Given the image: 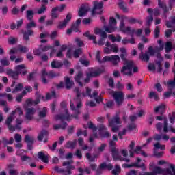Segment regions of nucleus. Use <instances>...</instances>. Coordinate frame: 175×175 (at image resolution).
<instances>
[{
  "mask_svg": "<svg viewBox=\"0 0 175 175\" xmlns=\"http://www.w3.org/2000/svg\"><path fill=\"white\" fill-rule=\"evenodd\" d=\"M51 68L57 69L58 68H61L62 66V62L57 60H53L51 64Z\"/></svg>",
  "mask_w": 175,
  "mask_h": 175,
  "instance_id": "nucleus-30",
  "label": "nucleus"
},
{
  "mask_svg": "<svg viewBox=\"0 0 175 175\" xmlns=\"http://www.w3.org/2000/svg\"><path fill=\"white\" fill-rule=\"evenodd\" d=\"M116 25H117V20H116L114 17H110L109 25H104L103 28L107 33H113V32L116 31V29H117V27H116Z\"/></svg>",
  "mask_w": 175,
  "mask_h": 175,
  "instance_id": "nucleus-7",
  "label": "nucleus"
},
{
  "mask_svg": "<svg viewBox=\"0 0 175 175\" xmlns=\"http://www.w3.org/2000/svg\"><path fill=\"white\" fill-rule=\"evenodd\" d=\"M87 95L88 96H90V98H94L97 103H100V102H102V98L98 96V92L96 90H94L93 94H91V89L86 88V93L82 92V96L85 97Z\"/></svg>",
  "mask_w": 175,
  "mask_h": 175,
  "instance_id": "nucleus-8",
  "label": "nucleus"
},
{
  "mask_svg": "<svg viewBox=\"0 0 175 175\" xmlns=\"http://www.w3.org/2000/svg\"><path fill=\"white\" fill-rule=\"evenodd\" d=\"M47 116V108L43 107L42 110L38 112L39 118H45Z\"/></svg>",
  "mask_w": 175,
  "mask_h": 175,
  "instance_id": "nucleus-29",
  "label": "nucleus"
},
{
  "mask_svg": "<svg viewBox=\"0 0 175 175\" xmlns=\"http://www.w3.org/2000/svg\"><path fill=\"white\" fill-rule=\"evenodd\" d=\"M83 36L88 38L89 40H93V43H94V44H96V43H98L96 42V36H95V35H91V33H90V31L85 32L83 33Z\"/></svg>",
  "mask_w": 175,
  "mask_h": 175,
  "instance_id": "nucleus-20",
  "label": "nucleus"
},
{
  "mask_svg": "<svg viewBox=\"0 0 175 175\" xmlns=\"http://www.w3.org/2000/svg\"><path fill=\"white\" fill-rule=\"evenodd\" d=\"M50 49H52V51L50 53V55H51L52 54H54V49H53V47L50 46H43L42 48H41L42 51L43 52H46V51H49V50H50Z\"/></svg>",
  "mask_w": 175,
  "mask_h": 175,
  "instance_id": "nucleus-47",
  "label": "nucleus"
},
{
  "mask_svg": "<svg viewBox=\"0 0 175 175\" xmlns=\"http://www.w3.org/2000/svg\"><path fill=\"white\" fill-rule=\"evenodd\" d=\"M48 77H51V79H53V77H58L61 76L60 72H55L54 71H50L49 72H47Z\"/></svg>",
  "mask_w": 175,
  "mask_h": 175,
  "instance_id": "nucleus-41",
  "label": "nucleus"
},
{
  "mask_svg": "<svg viewBox=\"0 0 175 175\" xmlns=\"http://www.w3.org/2000/svg\"><path fill=\"white\" fill-rule=\"evenodd\" d=\"M83 36L88 38L89 40H93V43H94V44H96V43H98L96 42V36H95V35H91V33H90V31L85 32L83 33Z\"/></svg>",
  "mask_w": 175,
  "mask_h": 175,
  "instance_id": "nucleus-19",
  "label": "nucleus"
},
{
  "mask_svg": "<svg viewBox=\"0 0 175 175\" xmlns=\"http://www.w3.org/2000/svg\"><path fill=\"white\" fill-rule=\"evenodd\" d=\"M104 61L111 62L113 65H118L120 63V59L118 55H111L104 57Z\"/></svg>",
  "mask_w": 175,
  "mask_h": 175,
  "instance_id": "nucleus-11",
  "label": "nucleus"
},
{
  "mask_svg": "<svg viewBox=\"0 0 175 175\" xmlns=\"http://www.w3.org/2000/svg\"><path fill=\"white\" fill-rule=\"evenodd\" d=\"M152 21H154V17H152V15H150L146 18L147 25H151V23H152Z\"/></svg>",
  "mask_w": 175,
  "mask_h": 175,
  "instance_id": "nucleus-59",
  "label": "nucleus"
},
{
  "mask_svg": "<svg viewBox=\"0 0 175 175\" xmlns=\"http://www.w3.org/2000/svg\"><path fill=\"white\" fill-rule=\"evenodd\" d=\"M109 126H114L116 124L120 125L121 124V119L118 115L115 116L113 118L108 120Z\"/></svg>",
  "mask_w": 175,
  "mask_h": 175,
  "instance_id": "nucleus-14",
  "label": "nucleus"
},
{
  "mask_svg": "<svg viewBox=\"0 0 175 175\" xmlns=\"http://www.w3.org/2000/svg\"><path fill=\"white\" fill-rule=\"evenodd\" d=\"M169 124L167 123V119L164 120V126H163V132L167 133V132H169L168 129Z\"/></svg>",
  "mask_w": 175,
  "mask_h": 175,
  "instance_id": "nucleus-57",
  "label": "nucleus"
},
{
  "mask_svg": "<svg viewBox=\"0 0 175 175\" xmlns=\"http://www.w3.org/2000/svg\"><path fill=\"white\" fill-rule=\"evenodd\" d=\"M165 145H161L159 142L154 144V150H165Z\"/></svg>",
  "mask_w": 175,
  "mask_h": 175,
  "instance_id": "nucleus-51",
  "label": "nucleus"
},
{
  "mask_svg": "<svg viewBox=\"0 0 175 175\" xmlns=\"http://www.w3.org/2000/svg\"><path fill=\"white\" fill-rule=\"evenodd\" d=\"M16 120V116H14V112H12L8 117L5 120L6 125H10L13 121Z\"/></svg>",
  "mask_w": 175,
  "mask_h": 175,
  "instance_id": "nucleus-18",
  "label": "nucleus"
},
{
  "mask_svg": "<svg viewBox=\"0 0 175 175\" xmlns=\"http://www.w3.org/2000/svg\"><path fill=\"white\" fill-rule=\"evenodd\" d=\"M66 8V5L65 4H62L61 6H57L53 8L55 10H56L57 12H63L64 9Z\"/></svg>",
  "mask_w": 175,
  "mask_h": 175,
  "instance_id": "nucleus-60",
  "label": "nucleus"
},
{
  "mask_svg": "<svg viewBox=\"0 0 175 175\" xmlns=\"http://www.w3.org/2000/svg\"><path fill=\"white\" fill-rule=\"evenodd\" d=\"M103 72H105V67L98 68L94 71L86 73V78L84 79V83L85 84L90 83L91 77H96V76H99V75Z\"/></svg>",
  "mask_w": 175,
  "mask_h": 175,
  "instance_id": "nucleus-6",
  "label": "nucleus"
},
{
  "mask_svg": "<svg viewBox=\"0 0 175 175\" xmlns=\"http://www.w3.org/2000/svg\"><path fill=\"white\" fill-rule=\"evenodd\" d=\"M148 53L151 56L154 57L155 55V50H154V48L152 46H149L148 49Z\"/></svg>",
  "mask_w": 175,
  "mask_h": 175,
  "instance_id": "nucleus-56",
  "label": "nucleus"
},
{
  "mask_svg": "<svg viewBox=\"0 0 175 175\" xmlns=\"http://www.w3.org/2000/svg\"><path fill=\"white\" fill-rule=\"evenodd\" d=\"M88 126L89 129H92L93 132H96V131H98V127H96V126L94 125L92 122H89L88 123Z\"/></svg>",
  "mask_w": 175,
  "mask_h": 175,
  "instance_id": "nucleus-49",
  "label": "nucleus"
},
{
  "mask_svg": "<svg viewBox=\"0 0 175 175\" xmlns=\"http://www.w3.org/2000/svg\"><path fill=\"white\" fill-rule=\"evenodd\" d=\"M14 139L15 142H16V143H21V142L22 140L21 135H20L18 133L15 134Z\"/></svg>",
  "mask_w": 175,
  "mask_h": 175,
  "instance_id": "nucleus-55",
  "label": "nucleus"
},
{
  "mask_svg": "<svg viewBox=\"0 0 175 175\" xmlns=\"http://www.w3.org/2000/svg\"><path fill=\"white\" fill-rule=\"evenodd\" d=\"M9 174L10 175H18L19 172L18 170L16 169H10L9 170Z\"/></svg>",
  "mask_w": 175,
  "mask_h": 175,
  "instance_id": "nucleus-63",
  "label": "nucleus"
},
{
  "mask_svg": "<svg viewBox=\"0 0 175 175\" xmlns=\"http://www.w3.org/2000/svg\"><path fill=\"white\" fill-rule=\"evenodd\" d=\"M111 95L113 96L118 107L122 106L124 100H125V94L122 91L111 92Z\"/></svg>",
  "mask_w": 175,
  "mask_h": 175,
  "instance_id": "nucleus-4",
  "label": "nucleus"
},
{
  "mask_svg": "<svg viewBox=\"0 0 175 175\" xmlns=\"http://www.w3.org/2000/svg\"><path fill=\"white\" fill-rule=\"evenodd\" d=\"M47 9V7H46V5H42V7L40 8V9L38 10V14H42L43 13H44V12H46Z\"/></svg>",
  "mask_w": 175,
  "mask_h": 175,
  "instance_id": "nucleus-61",
  "label": "nucleus"
},
{
  "mask_svg": "<svg viewBox=\"0 0 175 175\" xmlns=\"http://www.w3.org/2000/svg\"><path fill=\"white\" fill-rule=\"evenodd\" d=\"M158 5H159V8H161V9H163L164 13H167V12H169V9L166 6L165 3L162 2V1H161V0H158Z\"/></svg>",
  "mask_w": 175,
  "mask_h": 175,
  "instance_id": "nucleus-28",
  "label": "nucleus"
},
{
  "mask_svg": "<svg viewBox=\"0 0 175 175\" xmlns=\"http://www.w3.org/2000/svg\"><path fill=\"white\" fill-rule=\"evenodd\" d=\"M148 98H150V99H152V98H154V100H158V99H159V98L158 97V94L155 92H150L148 95Z\"/></svg>",
  "mask_w": 175,
  "mask_h": 175,
  "instance_id": "nucleus-46",
  "label": "nucleus"
},
{
  "mask_svg": "<svg viewBox=\"0 0 175 175\" xmlns=\"http://www.w3.org/2000/svg\"><path fill=\"white\" fill-rule=\"evenodd\" d=\"M88 10H90V7H88V5H81L78 12V16L79 17H83V16H85V14H87V13L88 12Z\"/></svg>",
  "mask_w": 175,
  "mask_h": 175,
  "instance_id": "nucleus-13",
  "label": "nucleus"
},
{
  "mask_svg": "<svg viewBox=\"0 0 175 175\" xmlns=\"http://www.w3.org/2000/svg\"><path fill=\"white\" fill-rule=\"evenodd\" d=\"M64 81L66 90H70L73 87V84H75L73 81L70 80V78L68 77H64Z\"/></svg>",
  "mask_w": 175,
  "mask_h": 175,
  "instance_id": "nucleus-16",
  "label": "nucleus"
},
{
  "mask_svg": "<svg viewBox=\"0 0 175 175\" xmlns=\"http://www.w3.org/2000/svg\"><path fill=\"white\" fill-rule=\"evenodd\" d=\"M70 20H72V14H68L64 21L59 23L58 27L61 29H62V28H65V27H66V25L70 21Z\"/></svg>",
  "mask_w": 175,
  "mask_h": 175,
  "instance_id": "nucleus-15",
  "label": "nucleus"
},
{
  "mask_svg": "<svg viewBox=\"0 0 175 175\" xmlns=\"http://www.w3.org/2000/svg\"><path fill=\"white\" fill-rule=\"evenodd\" d=\"M18 49L21 53H28L29 49L27 46H23V45L18 46Z\"/></svg>",
  "mask_w": 175,
  "mask_h": 175,
  "instance_id": "nucleus-50",
  "label": "nucleus"
},
{
  "mask_svg": "<svg viewBox=\"0 0 175 175\" xmlns=\"http://www.w3.org/2000/svg\"><path fill=\"white\" fill-rule=\"evenodd\" d=\"M167 167L170 168H164L162 169L158 166L154 167L152 173H154V175L157 174H170V175H175V168L174 165L173 164H168L167 165Z\"/></svg>",
  "mask_w": 175,
  "mask_h": 175,
  "instance_id": "nucleus-2",
  "label": "nucleus"
},
{
  "mask_svg": "<svg viewBox=\"0 0 175 175\" xmlns=\"http://www.w3.org/2000/svg\"><path fill=\"white\" fill-rule=\"evenodd\" d=\"M111 52L113 51V53H118V46H117V44H113L111 46Z\"/></svg>",
  "mask_w": 175,
  "mask_h": 175,
  "instance_id": "nucleus-62",
  "label": "nucleus"
},
{
  "mask_svg": "<svg viewBox=\"0 0 175 175\" xmlns=\"http://www.w3.org/2000/svg\"><path fill=\"white\" fill-rule=\"evenodd\" d=\"M24 141L25 143H27V144H33V143H35V138L29 135H26Z\"/></svg>",
  "mask_w": 175,
  "mask_h": 175,
  "instance_id": "nucleus-26",
  "label": "nucleus"
},
{
  "mask_svg": "<svg viewBox=\"0 0 175 175\" xmlns=\"http://www.w3.org/2000/svg\"><path fill=\"white\" fill-rule=\"evenodd\" d=\"M36 77V74L35 72H31L29 74V75L27 77V80L29 81H33Z\"/></svg>",
  "mask_w": 175,
  "mask_h": 175,
  "instance_id": "nucleus-54",
  "label": "nucleus"
},
{
  "mask_svg": "<svg viewBox=\"0 0 175 175\" xmlns=\"http://www.w3.org/2000/svg\"><path fill=\"white\" fill-rule=\"evenodd\" d=\"M76 147V142L68 141L66 144V148H75Z\"/></svg>",
  "mask_w": 175,
  "mask_h": 175,
  "instance_id": "nucleus-44",
  "label": "nucleus"
},
{
  "mask_svg": "<svg viewBox=\"0 0 175 175\" xmlns=\"http://www.w3.org/2000/svg\"><path fill=\"white\" fill-rule=\"evenodd\" d=\"M14 70L16 71V73H18V75H23V76H25V75H27V68H25V65L24 64H20L15 66Z\"/></svg>",
  "mask_w": 175,
  "mask_h": 175,
  "instance_id": "nucleus-12",
  "label": "nucleus"
},
{
  "mask_svg": "<svg viewBox=\"0 0 175 175\" xmlns=\"http://www.w3.org/2000/svg\"><path fill=\"white\" fill-rule=\"evenodd\" d=\"M38 158L41 159L44 163H49V155L44 154L42 152H38Z\"/></svg>",
  "mask_w": 175,
  "mask_h": 175,
  "instance_id": "nucleus-21",
  "label": "nucleus"
},
{
  "mask_svg": "<svg viewBox=\"0 0 175 175\" xmlns=\"http://www.w3.org/2000/svg\"><path fill=\"white\" fill-rule=\"evenodd\" d=\"M124 66L122 68L120 72L125 76H132V69L135 66V62L133 61H126V63H123Z\"/></svg>",
  "mask_w": 175,
  "mask_h": 175,
  "instance_id": "nucleus-5",
  "label": "nucleus"
},
{
  "mask_svg": "<svg viewBox=\"0 0 175 175\" xmlns=\"http://www.w3.org/2000/svg\"><path fill=\"white\" fill-rule=\"evenodd\" d=\"M49 136V132L46 130H42L38 135L37 139L39 142H42L44 137Z\"/></svg>",
  "mask_w": 175,
  "mask_h": 175,
  "instance_id": "nucleus-24",
  "label": "nucleus"
},
{
  "mask_svg": "<svg viewBox=\"0 0 175 175\" xmlns=\"http://www.w3.org/2000/svg\"><path fill=\"white\" fill-rule=\"evenodd\" d=\"M143 166H144V164H138L137 163H133L132 164H124L123 167H126V168H129V167H143Z\"/></svg>",
  "mask_w": 175,
  "mask_h": 175,
  "instance_id": "nucleus-27",
  "label": "nucleus"
},
{
  "mask_svg": "<svg viewBox=\"0 0 175 175\" xmlns=\"http://www.w3.org/2000/svg\"><path fill=\"white\" fill-rule=\"evenodd\" d=\"M81 79H83V72L81 71H79L78 74L76 75V77H75V81L78 83L79 85H80V87H83V83H81V81H80V80H81Z\"/></svg>",
  "mask_w": 175,
  "mask_h": 175,
  "instance_id": "nucleus-22",
  "label": "nucleus"
},
{
  "mask_svg": "<svg viewBox=\"0 0 175 175\" xmlns=\"http://www.w3.org/2000/svg\"><path fill=\"white\" fill-rule=\"evenodd\" d=\"M169 118L171 124H174V120H175V112H172V114H169Z\"/></svg>",
  "mask_w": 175,
  "mask_h": 175,
  "instance_id": "nucleus-64",
  "label": "nucleus"
},
{
  "mask_svg": "<svg viewBox=\"0 0 175 175\" xmlns=\"http://www.w3.org/2000/svg\"><path fill=\"white\" fill-rule=\"evenodd\" d=\"M36 27V23L34 21H30L29 23L26 25V29L27 31H32V28H35Z\"/></svg>",
  "mask_w": 175,
  "mask_h": 175,
  "instance_id": "nucleus-33",
  "label": "nucleus"
},
{
  "mask_svg": "<svg viewBox=\"0 0 175 175\" xmlns=\"http://www.w3.org/2000/svg\"><path fill=\"white\" fill-rule=\"evenodd\" d=\"M26 17L29 21H33L32 18H33V11L27 10L26 13Z\"/></svg>",
  "mask_w": 175,
  "mask_h": 175,
  "instance_id": "nucleus-43",
  "label": "nucleus"
},
{
  "mask_svg": "<svg viewBox=\"0 0 175 175\" xmlns=\"http://www.w3.org/2000/svg\"><path fill=\"white\" fill-rule=\"evenodd\" d=\"M46 76H48L47 71L45 69H43L41 71V77L42 80V83L44 84H47V79H46Z\"/></svg>",
  "mask_w": 175,
  "mask_h": 175,
  "instance_id": "nucleus-36",
  "label": "nucleus"
},
{
  "mask_svg": "<svg viewBox=\"0 0 175 175\" xmlns=\"http://www.w3.org/2000/svg\"><path fill=\"white\" fill-rule=\"evenodd\" d=\"M1 64L3 66H9L10 65V62L8 60L7 57H4L1 60Z\"/></svg>",
  "mask_w": 175,
  "mask_h": 175,
  "instance_id": "nucleus-48",
  "label": "nucleus"
},
{
  "mask_svg": "<svg viewBox=\"0 0 175 175\" xmlns=\"http://www.w3.org/2000/svg\"><path fill=\"white\" fill-rule=\"evenodd\" d=\"M83 53V49L81 48H79L78 49H75L73 53V57L75 58H79L80 55Z\"/></svg>",
  "mask_w": 175,
  "mask_h": 175,
  "instance_id": "nucleus-40",
  "label": "nucleus"
},
{
  "mask_svg": "<svg viewBox=\"0 0 175 175\" xmlns=\"http://www.w3.org/2000/svg\"><path fill=\"white\" fill-rule=\"evenodd\" d=\"M6 74L10 76V77H12V79H14V80H17L18 79V74L16 71L12 70V69H8L6 71Z\"/></svg>",
  "mask_w": 175,
  "mask_h": 175,
  "instance_id": "nucleus-17",
  "label": "nucleus"
},
{
  "mask_svg": "<svg viewBox=\"0 0 175 175\" xmlns=\"http://www.w3.org/2000/svg\"><path fill=\"white\" fill-rule=\"evenodd\" d=\"M109 146L111 147V152H112V157L114 161H124V162L129 163L131 159H124L118 152V149L116 148V142L111 140L109 142Z\"/></svg>",
  "mask_w": 175,
  "mask_h": 175,
  "instance_id": "nucleus-3",
  "label": "nucleus"
},
{
  "mask_svg": "<svg viewBox=\"0 0 175 175\" xmlns=\"http://www.w3.org/2000/svg\"><path fill=\"white\" fill-rule=\"evenodd\" d=\"M165 105L161 104L155 108L154 111L155 113L159 112L160 114H163V112L165 111Z\"/></svg>",
  "mask_w": 175,
  "mask_h": 175,
  "instance_id": "nucleus-31",
  "label": "nucleus"
},
{
  "mask_svg": "<svg viewBox=\"0 0 175 175\" xmlns=\"http://www.w3.org/2000/svg\"><path fill=\"white\" fill-rule=\"evenodd\" d=\"M33 35V30H27L23 34V39L25 40H29V36Z\"/></svg>",
  "mask_w": 175,
  "mask_h": 175,
  "instance_id": "nucleus-34",
  "label": "nucleus"
},
{
  "mask_svg": "<svg viewBox=\"0 0 175 175\" xmlns=\"http://www.w3.org/2000/svg\"><path fill=\"white\" fill-rule=\"evenodd\" d=\"M2 143L3 146H8V144H13L14 143V139L13 137L10 138V140H8V139L3 137Z\"/></svg>",
  "mask_w": 175,
  "mask_h": 175,
  "instance_id": "nucleus-38",
  "label": "nucleus"
},
{
  "mask_svg": "<svg viewBox=\"0 0 175 175\" xmlns=\"http://www.w3.org/2000/svg\"><path fill=\"white\" fill-rule=\"evenodd\" d=\"M172 49H173V44L170 42H167L165 43V53L167 54L168 53H170L172 51Z\"/></svg>",
  "mask_w": 175,
  "mask_h": 175,
  "instance_id": "nucleus-37",
  "label": "nucleus"
},
{
  "mask_svg": "<svg viewBox=\"0 0 175 175\" xmlns=\"http://www.w3.org/2000/svg\"><path fill=\"white\" fill-rule=\"evenodd\" d=\"M102 8H103V2L94 1L92 10L93 14H102V12H103Z\"/></svg>",
  "mask_w": 175,
  "mask_h": 175,
  "instance_id": "nucleus-10",
  "label": "nucleus"
},
{
  "mask_svg": "<svg viewBox=\"0 0 175 175\" xmlns=\"http://www.w3.org/2000/svg\"><path fill=\"white\" fill-rule=\"evenodd\" d=\"M62 109H64L65 115H56L54 117L55 121H61L62 124H55L53 125V129L55 131H58V129H66L68 126L66 122H64V120L66 121H70L72 118L75 120H79V116H80V107H81V101L74 98L73 101H70V109L74 111L73 115H69L68 109H66V103L62 102L60 104Z\"/></svg>",
  "mask_w": 175,
  "mask_h": 175,
  "instance_id": "nucleus-1",
  "label": "nucleus"
},
{
  "mask_svg": "<svg viewBox=\"0 0 175 175\" xmlns=\"http://www.w3.org/2000/svg\"><path fill=\"white\" fill-rule=\"evenodd\" d=\"M139 58L143 61H146V62H148V61H150V56L148 53L140 55Z\"/></svg>",
  "mask_w": 175,
  "mask_h": 175,
  "instance_id": "nucleus-45",
  "label": "nucleus"
},
{
  "mask_svg": "<svg viewBox=\"0 0 175 175\" xmlns=\"http://www.w3.org/2000/svg\"><path fill=\"white\" fill-rule=\"evenodd\" d=\"M161 32V29H159V26H157L154 29V38L158 39L159 38V33Z\"/></svg>",
  "mask_w": 175,
  "mask_h": 175,
  "instance_id": "nucleus-52",
  "label": "nucleus"
},
{
  "mask_svg": "<svg viewBox=\"0 0 175 175\" xmlns=\"http://www.w3.org/2000/svg\"><path fill=\"white\" fill-rule=\"evenodd\" d=\"M129 152L130 154V157H131V158H133V157L135 155V152H134L135 151V150H134V148H135V142L134 141H132L131 142V144L129 146Z\"/></svg>",
  "mask_w": 175,
  "mask_h": 175,
  "instance_id": "nucleus-25",
  "label": "nucleus"
},
{
  "mask_svg": "<svg viewBox=\"0 0 175 175\" xmlns=\"http://www.w3.org/2000/svg\"><path fill=\"white\" fill-rule=\"evenodd\" d=\"M59 14H58V11L54 8L51 11V17L53 20H55V18H58Z\"/></svg>",
  "mask_w": 175,
  "mask_h": 175,
  "instance_id": "nucleus-32",
  "label": "nucleus"
},
{
  "mask_svg": "<svg viewBox=\"0 0 175 175\" xmlns=\"http://www.w3.org/2000/svg\"><path fill=\"white\" fill-rule=\"evenodd\" d=\"M25 120L27 121H33L35 120V114L36 113V109L33 107L26 108L25 109Z\"/></svg>",
  "mask_w": 175,
  "mask_h": 175,
  "instance_id": "nucleus-9",
  "label": "nucleus"
},
{
  "mask_svg": "<svg viewBox=\"0 0 175 175\" xmlns=\"http://www.w3.org/2000/svg\"><path fill=\"white\" fill-rule=\"evenodd\" d=\"M24 88V85L23 83H18V85H16L15 88L12 91V94H14V92H18V91H21Z\"/></svg>",
  "mask_w": 175,
  "mask_h": 175,
  "instance_id": "nucleus-42",
  "label": "nucleus"
},
{
  "mask_svg": "<svg viewBox=\"0 0 175 175\" xmlns=\"http://www.w3.org/2000/svg\"><path fill=\"white\" fill-rule=\"evenodd\" d=\"M36 98L33 101L34 105H38V103H40V99L44 101L46 100L45 98L43 96L40 95V94L36 93Z\"/></svg>",
  "mask_w": 175,
  "mask_h": 175,
  "instance_id": "nucleus-35",
  "label": "nucleus"
},
{
  "mask_svg": "<svg viewBox=\"0 0 175 175\" xmlns=\"http://www.w3.org/2000/svg\"><path fill=\"white\" fill-rule=\"evenodd\" d=\"M18 41L17 38H14L13 37H10L8 38L9 44H16V43Z\"/></svg>",
  "mask_w": 175,
  "mask_h": 175,
  "instance_id": "nucleus-58",
  "label": "nucleus"
},
{
  "mask_svg": "<svg viewBox=\"0 0 175 175\" xmlns=\"http://www.w3.org/2000/svg\"><path fill=\"white\" fill-rule=\"evenodd\" d=\"M68 49L66 45H62L61 48L58 50L56 57L58 58H62L64 57V51Z\"/></svg>",
  "mask_w": 175,
  "mask_h": 175,
  "instance_id": "nucleus-23",
  "label": "nucleus"
},
{
  "mask_svg": "<svg viewBox=\"0 0 175 175\" xmlns=\"http://www.w3.org/2000/svg\"><path fill=\"white\" fill-rule=\"evenodd\" d=\"M111 173L113 175H118L121 173V167L118 165H115V168L112 170Z\"/></svg>",
  "mask_w": 175,
  "mask_h": 175,
  "instance_id": "nucleus-39",
  "label": "nucleus"
},
{
  "mask_svg": "<svg viewBox=\"0 0 175 175\" xmlns=\"http://www.w3.org/2000/svg\"><path fill=\"white\" fill-rule=\"evenodd\" d=\"M27 92L25 91H23L21 94H18L16 96V102H21V99H23V96H24V95H26Z\"/></svg>",
  "mask_w": 175,
  "mask_h": 175,
  "instance_id": "nucleus-53",
  "label": "nucleus"
}]
</instances>
